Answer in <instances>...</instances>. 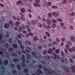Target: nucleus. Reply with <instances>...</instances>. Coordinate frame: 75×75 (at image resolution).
I'll return each instance as SVG.
<instances>
[{
    "label": "nucleus",
    "mask_w": 75,
    "mask_h": 75,
    "mask_svg": "<svg viewBox=\"0 0 75 75\" xmlns=\"http://www.w3.org/2000/svg\"><path fill=\"white\" fill-rule=\"evenodd\" d=\"M43 71L45 72H46V73H47V72H48L47 75H51V74H53L55 72L54 71H50V70L49 69H46V68L45 67V68H43Z\"/></svg>",
    "instance_id": "f257e3e1"
},
{
    "label": "nucleus",
    "mask_w": 75,
    "mask_h": 75,
    "mask_svg": "<svg viewBox=\"0 0 75 75\" xmlns=\"http://www.w3.org/2000/svg\"><path fill=\"white\" fill-rule=\"evenodd\" d=\"M51 22L52 23V27H53L54 28H55V27H57V25L55 23H57V21H56V20H55L54 19H52L51 21Z\"/></svg>",
    "instance_id": "f03ea898"
},
{
    "label": "nucleus",
    "mask_w": 75,
    "mask_h": 75,
    "mask_svg": "<svg viewBox=\"0 0 75 75\" xmlns=\"http://www.w3.org/2000/svg\"><path fill=\"white\" fill-rule=\"evenodd\" d=\"M24 41V42L25 43V44L26 45H32V43H31V42H30V41H29L28 40H26L25 41Z\"/></svg>",
    "instance_id": "7ed1b4c3"
},
{
    "label": "nucleus",
    "mask_w": 75,
    "mask_h": 75,
    "mask_svg": "<svg viewBox=\"0 0 75 75\" xmlns=\"http://www.w3.org/2000/svg\"><path fill=\"white\" fill-rule=\"evenodd\" d=\"M40 74H42V72L41 71L40 69H38L36 71V74L37 75H40Z\"/></svg>",
    "instance_id": "20e7f679"
},
{
    "label": "nucleus",
    "mask_w": 75,
    "mask_h": 75,
    "mask_svg": "<svg viewBox=\"0 0 75 75\" xmlns=\"http://www.w3.org/2000/svg\"><path fill=\"white\" fill-rule=\"evenodd\" d=\"M25 56L24 55L21 56V60L22 62H25Z\"/></svg>",
    "instance_id": "39448f33"
},
{
    "label": "nucleus",
    "mask_w": 75,
    "mask_h": 75,
    "mask_svg": "<svg viewBox=\"0 0 75 75\" xmlns=\"http://www.w3.org/2000/svg\"><path fill=\"white\" fill-rule=\"evenodd\" d=\"M71 40L72 42H75V37L74 36H71L70 37Z\"/></svg>",
    "instance_id": "423d86ee"
},
{
    "label": "nucleus",
    "mask_w": 75,
    "mask_h": 75,
    "mask_svg": "<svg viewBox=\"0 0 75 75\" xmlns=\"http://www.w3.org/2000/svg\"><path fill=\"white\" fill-rule=\"evenodd\" d=\"M4 27L5 28H8L10 27V25L8 23H5L4 25Z\"/></svg>",
    "instance_id": "0eeeda50"
},
{
    "label": "nucleus",
    "mask_w": 75,
    "mask_h": 75,
    "mask_svg": "<svg viewBox=\"0 0 75 75\" xmlns=\"http://www.w3.org/2000/svg\"><path fill=\"white\" fill-rule=\"evenodd\" d=\"M12 73H13V74H15V75H20L21 74L20 73H17L16 70H12Z\"/></svg>",
    "instance_id": "6e6552de"
},
{
    "label": "nucleus",
    "mask_w": 75,
    "mask_h": 75,
    "mask_svg": "<svg viewBox=\"0 0 75 75\" xmlns=\"http://www.w3.org/2000/svg\"><path fill=\"white\" fill-rule=\"evenodd\" d=\"M52 52H53V50H52V49L51 48H50L49 49L48 51L47 52L49 54H52Z\"/></svg>",
    "instance_id": "1a4fd4ad"
},
{
    "label": "nucleus",
    "mask_w": 75,
    "mask_h": 75,
    "mask_svg": "<svg viewBox=\"0 0 75 75\" xmlns=\"http://www.w3.org/2000/svg\"><path fill=\"white\" fill-rule=\"evenodd\" d=\"M52 55L53 56L54 59H56L57 58V55H56V54H55V52H53L52 53Z\"/></svg>",
    "instance_id": "9d476101"
},
{
    "label": "nucleus",
    "mask_w": 75,
    "mask_h": 75,
    "mask_svg": "<svg viewBox=\"0 0 75 75\" xmlns=\"http://www.w3.org/2000/svg\"><path fill=\"white\" fill-rule=\"evenodd\" d=\"M3 64L4 65H7L8 64V61L7 59L5 60L3 62Z\"/></svg>",
    "instance_id": "9b49d317"
},
{
    "label": "nucleus",
    "mask_w": 75,
    "mask_h": 75,
    "mask_svg": "<svg viewBox=\"0 0 75 75\" xmlns=\"http://www.w3.org/2000/svg\"><path fill=\"white\" fill-rule=\"evenodd\" d=\"M1 73H3V72H6V70H5V68L4 66H2L1 67Z\"/></svg>",
    "instance_id": "f8f14e48"
},
{
    "label": "nucleus",
    "mask_w": 75,
    "mask_h": 75,
    "mask_svg": "<svg viewBox=\"0 0 75 75\" xmlns=\"http://www.w3.org/2000/svg\"><path fill=\"white\" fill-rule=\"evenodd\" d=\"M33 40L35 41H38V38L36 36H34L33 37Z\"/></svg>",
    "instance_id": "ddd939ff"
},
{
    "label": "nucleus",
    "mask_w": 75,
    "mask_h": 75,
    "mask_svg": "<svg viewBox=\"0 0 75 75\" xmlns=\"http://www.w3.org/2000/svg\"><path fill=\"white\" fill-rule=\"evenodd\" d=\"M35 7H40L41 5L39 4L38 5V4L36 3H33Z\"/></svg>",
    "instance_id": "4468645a"
},
{
    "label": "nucleus",
    "mask_w": 75,
    "mask_h": 75,
    "mask_svg": "<svg viewBox=\"0 0 75 75\" xmlns=\"http://www.w3.org/2000/svg\"><path fill=\"white\" fill-rule=\"evenodd\" d=\"M31 53L32 55L33 56H37V54L35 52H32Z\"/></svg>",
    "instance_id": "2eb2a0df"
},
{
    "label": "nucleus",
    "mask_w": 75,
    "mask_h": 75,
    "mask_svg": "<svg viewBox=\"0 0 75 75\" xmlns=\"http://www.w3.org/2000/svg\"><path fill=\"white\" fill-rule=\"evenodd\" d=\"M18 58H14L13 60V62H14L15 63H16V62H18Z\"/></svg>",
    "instance_id": "dca6fc26"
},
{
    "label": "nucleus",
    "mask_w": 75,
    "mask_h": 75,
    "mask_svg": "<svg viewBox=\"0 0 75 75\" xmlns=\"http://www.w3.org/2000/svg\"><path fill=\"white\" fill-rule=\"evenodd\" d=\"M21 11L22 13H25V9L24 8H22L21 9Z\"/></svg>",
    "instance_id": "f3484780"
},
{
    "label": "nucleus",
    "mask_w": 75,
    "mask_h": 75,
    "mask_svg": "<svg viewBox=\"0 0 75 75\" xmlns=\"http://www.w3.org/2000/svg\"><path fill=\"white\" fill-rule=\"evenodd\" d=\"M14 50L13 48H10L9 49V52H13L14 51Z\"/></svg>",
    "instance_id": "a211bd4d"
},
{
    "label": "nucleus",
    "mask_w": 75,
    "mask_h": 75,
    "mask_svg": "<svg viewBox=\"0 0 75 75\" xmlns=\"http://www.w3.org/2000/svg\"><path fill=\"white\" fill-rule=\"evenodd\" d=\"M21 65L23 68H25V67H26V64H25V63L24 62L22 63Z\"/></svg>",
    "instance_id": "6ab92c4d"
},
{
    "label": "nucleus",
    "mask_w": 75,
    "mask_h": 75,
    "mask_svg": "<svg viewBox=\"0 0 75 75\" xmlns=\"http://www.w3.org/2000/svg\"><path fill=\"white\" fill-rule=\"evenodd\" d=\"M11 55L12 56V57H17V56H18V54H17V53H13L11 54Z\"/></svg>",
    "instance_id": "aec40b11"
},
{
    "label": "nucleus",
    "mask_w": 75,
    "mask_h": 75,
    "mask_svg": "<svg viewBox=\"0 0 75 75\" xmlns=\"http://www.w3.org/2000/svg\"><path fill=\"white\" fill-rule=\"evenodd\" d=\"M31 56L30 55V54H27V59H30V58H31Z\"/></svg>",
    "instance_id": "412c9836"
},
{
    "label": "nucleus",
    "mask_w": 75,
    "mask_h": 75,
    "mask_svg": "<svg viewBox=\"0 0 75 75\" xmlns=\"http://www.w3.org/2000/svg\"><path fill=\"white\" fill-rule=\"evenodd\" d=\"M63 69L65 70L66 71H67V72H68L69 71V69L67 68V67H63Z\"/></svg>",
    "instance_id": "4be33fe9"
},
{
    "label": "nucleus",
    "mask_w": 75,
    "mask_h": 75,
    "mask_svg": "<svg viewBox=\"0 0 75 75\" xmlns=\"http://www.w3.org/2000/svg\"><path fill=\"white\" fill-rule=\"evenodd\" d=\"M13 47L14 48H18V46L16 44H13Z\"/></svg>",
    "instance_id": "5701e85b"
},
{
    "label": "nucleus",
    "mask_w": 75,
    "mask_h": 75,
    "mask_svg": "<svg viewBox=\"0 0 75 75\" xmlns=\"http://www.w3.org/2000/svg\"><path fill=\"white\" fill-rule=\"evenodd\" d=\"M8 23H9V24H10L11 25H13V24H14V23H13V22L11 20L10 21L8 22Z\"/></svg>",
    "instance_id": "b1692460"
},
{
    "label": "nucleus",
    "mask_w": 75,
    "mask_h": 75,
    "mask_svg": "<svg viewBox=\"0 0 75 75\" xmlns=\"http://www.w3.org/2000/svg\"><path fill=\"white\" fill-rule=\"evenodd\" d=\"M31 23L33 25H36V22H35V21L34 20Z\"/></svg>",
    "instance_id": "393cba45"
},
{
    "label": "nucleus",
    "mask_w": 75,
    "mask_h": 75,
    "mask_svg": "<svg viewBox=\"0 0 75 75\" xmlns=\"http://www.w3.org/2000/svg\"><path fill=\"white\" fill-rule=\"evenodd\" d=\"M45 34L46 35H47L48 37H50V34L48 32H46Z\"/></svg>",
    "instance_id": "a878e982"
},
{
    "label": "nucleus",
    "mask_w": 75,
    "mask_h": 75,
    "mask_svg": "<svg viewBox=\"0 0 75 75\" xmlns=\"http://www.w3.org/2000/svg\"><path fill=\"white\" fill-rule=\"evenodd\" d=\"M47 23L49 25H51V22L50 21V20L48 19L47 20Z\"/></svg>",
    "instance_id": "bb28decb"
},
{
    "label": "nucleus",
    "mask_w": 75,
    "mask_h": 75,
    "mask_svg": "<svg viewBox=\"0 0 75 75\" xmlns=\"http://www.w3.org/2000/svg\"><path fill=\"white\" fill-rule=\"evenodd\" d=\"M67 43L69 45H70V46H71V45H72V43H71V42H70V41H67Z\"/></svg>",
    "instance_id": "cd10ccee"
},
{
    "label": "nucleus",
    "mask_w": 75,
    "mask_h": 75,
    "mask_svg": "<svg viewBox=\"0 0 75 75\" xmlns=\"http://www.w3.org/2000/svg\"><path fill=\"white\" fill-rule=\"evenodd\" d=\"M57 20L58 22H62L63 21V20L62 19L57 18Z\"/></svg>",
    "instance_id": "c85d7f7f"
},
{
    "label": "nucleus",
    "mask_w": 75,
    "mask_h": 75,
    "mask_svg": "<svg viewBox=\"0 0 75 75\" xmlns=\"http://www.w3.org/2000/svg\"><path fill=\"white\" fill-rule=\"evenodd\" d=\"M43 48V47L41 45H39L38 47V50H41Z\"/></svg>",
    "instance_id": "c756f323"
},
{
    "label": "nucleus",
    "mask_w": 75,
    "mask_h": 75,
    "mask_svg": "<svg viewBox=\"0 0 75 75\" xmlns=\"http://www.w3.org/2000/svg\"><path fill=\"white\" fill-rule=\"evenodd\" d=\"M17 68L18 70H21V66H20V65L18 64L17 65Z\"/></svg>",
    "instance_id": "7c9ffc66"
},
{
    "label": "nucleus",
    "mask_w": 75,
    "mask_h": 75,
    "mask_svg": "<svg viewBox=\"0 0 75 75\" xmlns=\"http://www.w3.org/2000/svg\"><path fill=\"white\" fill-rule=\"evenodd\" d=\"M61 55L64 58V57H65V53H64V52L63 51H62L61 52Z\"/></svg>",
    "instance_id": "2f4dec72"
},
{
    "label": "nucleus",
    "mask_w": 75,
    "mask_h": 75,
    "mask_svg": "<svg viewBox=\"0 0 75 75\" xmlns=\"http://www.w3.org/2000/svg\"><path fill=\"white\" fill-rule=\"evenodd\" d=\"M43 53L44 55H45L47 53V50H44L43 51Z\"/></svg>",
    "instance_id": "473e14b6"
},
{
    "label": "nucleus",
    "mask_w": 75,
    "mask_h": 75,
    "mask_svg": "<svg viewBox=\"0 0 75 75\" xmlns=\"http://www.w3.org/2000/svg\"><path fill=\"white\" fill-rule=\"evenodd\" d=\"M21 28H23V29H25L26 28V27H25V26L23 25H21Z\"/></svg>",
    "instance_id": "72a5a7b5"
},
{
    "label": "nucleus",
    "mask_w": 75,
    "mask_h": 75,
    "mask_svg": "<svg viewBox=\"0 0 75 75\" xmlns=\"http://www.w3.org/2000/svg\"><path fill=\"white\" fill-rule=\"evenodd\" d=\"M38 68L39 69H42V65L41 64H39L38 66Z\"/></svg>",
    "instance_id": "f704fd0d"
},
{
    "label": "nucleus",
    "mask_w": 75,
    "mask_h": 75,
    "mask_svg": "<svg viewBox=\"0 0 75 75\" xmlns=\"http://www.w3.org/2000/svg\"><path fill=\"white\" fill-rule=\"evenodd\" d=\"M59 52H60L59 50L58 49H57L55 50V53L56 54H58V53H59Z\"/></svg>",
    "instance_id": "c9c22d12"
},
{
    "label": "nucleus",
    "mask_w": 75,
    "mask_h": 75,
    "mask_svg": "<svg viewBox=\"0 0 75 75\" xmlns=\"http://www.w3.org/2000/svg\"><path fill=\"white\" fill-rule=\"evenodd\" d=\"M38 25L39 27H40V28H41V27H42V24H41L40 23H38Z\"/></svg>",
    "instance_id": "e433bc0d"
},
{
    "label": "nucleus",
    "mask_w": 75,
    "mask_h": 75,
    "mask_svg": "<svg viewBox=\"0 0 75 75\" xmlns=\"http://www.w3.org/2000/svg\"><path fill=\"white\" fill-rule=\"evenodd\" d=\"M69 61L71 62V63H74V61L71 58L69 59Z\"/></svg>",
    "instance_id": "4c0bfd02"
},
{
    "label": "nucleus",
    "mask_w": 75,
    "mask_h": 75,
    "mask_svg": "<svg viewBox=\"0 0 75 75\" xmlns=\"http://www.w3.org/2000/svg\"><path fill=\"white\" fill-rule=\"evenodd\" d=\"M56 41H57V42H58V43H59L60 42H61V41H60V39H59L58 38H57L56 39Z\"/></svg>",
    "instance_id": "58836bf2"
},
{
    "label": "nucleus",
    "mask_w": 75,
    "mask_h": 75,
    "mask_svg": "<svg viewBox=\"0 0 75 75\" xmlns=\"http://www.w3.org/2000/svg\"><path fill=\"white\" fill-rule=\"evenodd\" d=\"M5 45L6 46V48H8V44L7 42H6L5 44Z\"/></svg>",
    "instance_id": "ea45409f"
},
{
    "label": "nucleus",
    "mask_w": 75,
    "mask_h": 75,
    "mask_svg": "<svg viewBox=\"0 0 75 75\" xmlns=\"http://www.w3.org/2000/svg\"><path fill=\"white\" fill-rule=\"evenodd\" d=\"M71 50H72V51H70L71 52H74V51L75 52V47H72L71 48Z\"/></svg>",
    "instance_id": "a19ab883"
},
{
    "label": "nucleus",
    "mask_w": 75,
    "mask_h": 75,
    "mask_svg": "<svg viewBox=\"0 0 75 75\" xmlns=\"http://www.w3.org/2000/svg\"><path fill=\"white\" fill-rule=\"evenodd\" d=\"M60 25L61 26V27H62L63 26H64V23H60Z\"/></svg>",
    "instance_id": "79ce46f5"
},
{
    "label": "nucleus",
    "mask_w": 75,
    "mask_h": 75,
    "mask_svg": "<svg viewBox=\"0 0 75 75\" xmlns=\"http://www.w3.org/2000/svg\"><path fill=\"white\" fill-rule=\"evenodd\" d=\"M21 51L22 53H24V54H27V52L25 50H22Z\"/></svg>",
    "instance_id": "37998d69"
},
{
    "label": "nucleus",
    "mask_w": 75,
    "mask_h": 75,
    "mask_svg": "<svg viewBox=\"0 0 75 75\" xmlns=\"http://www.w3.org/2000/svg\"><path fill=\"white\" fill-rule=\"evenodd\" d=\"M35 2L36 3L38 4V3H39L40 2V0H35Z\"/></svg>",
    "instance_id": "c03bdc74"
},
{
    "label": "nucleus",
    "mask_w": 75,
    "mask_h": 75,
    "mask_svg": "<svg viewBox=\"0 0 75 75\" xmlns=\"http://www.w3.org/2000/svg\"><path fill=\"white\" fill-rule=\"evenodd\" d=\"M16 26H18V25L19 24H20V23L19 22H16Z\"/></svg>",
    "instance_id": "a18cd8bd"
},
{
    "label": "nucleus",
    "mask_w": 75,
    "mask_h": 75,
    "mask_svg": "<svg viewBox=\"0 0 75 75\" xmlns=\"http://www.w3.org/2000/svg\"><path fill=\"white\" fill-rule=\"evenodd\" d=\"M16 19L18 21H20L21 20L20 18V17H19L18 16H17Z\"/></svg>",
    "instance_id": "49530a36"
},
{
    "label": "nucleus",
    "mask_w": 75,
    "mask_h": 75,
    "mask_svg": "<svg viewBox=\"0 0 75 75\" xmlns=\"http://www.w3.org/2000/svg\"><path fill=\"white\" fill-rule=\"evenodd\" d=\"M48 40L49 42H52V39L50 38H49L48 39Z\"/></svg>",
    "instance_id": "de8ad7c7"
},
{
    "label": "nucleus",
    "mask_w": 75,
    "mask_h": 75,
    "mask_svg": "<svg viewBox=\"0 0 75 75\" xmlns=\"http://www.w3.org/2000/svg\"><path fill=\"white\" fill-rule=\"evenodd\" d=\"M25 51L28 52V53H30V51L28 50V49H25Z\"/></svg>",
    "instance_id": "09e8293b"
},
{
    "label": "nucleus",
    "mask_w": 75,
    "mask_h": 75,
    "mask_svg": "<svg viewBox=\"0 0 75 75\" xmlns=\"http://www.w3.org/2000/svg\"><path fill=\"white\" fill-rule=\"evenodd\" d=\"M18 42L19 44H22V42L19 40H18Z\"/></svg>",
    "instance_id": "8fccbe9b"
},
{
    "label": "nucleus",
    "mask_w": 75,
    "mask_h": 75,
    "mask_svg": "<svg viewBox=\"0 0 75 75\" xmlns=\"http://www.w3.org/2000/svg\"><path fill=\"white\" fill-rule=\"evenodd\" d=\"M11 66L12 68H14V64L13 63L11 64Z\"/></svg>",
    "instance_id": "3c124183"
},
{
    "label": "nucleus",
    "mask_w": 75,
    "mask_h": 75,
    "mask_svg": "<svg viewBox=\"0 0 75 75\" xmlns=\"http://www.w3.org/2000/svg\"><path fill=\"white\" fill-rule=\"evenodd\" d=\"M48 16L49 17H51L52 16V13H48Z\"/></svg>",
    "instance_id": "603ef678"
},
{
    "label": "nucleus",
    "mask_w": 75,
    "mask_h": 75,
    "mask_svg": "<svg viewBox=\"0 0 75 75\" xmlns=\"http://www.w3.org/2000/svg\"><path fill=\"white\" fill-rule=\"evenodd\" d=\"M8 42L10 43H12V41H11V39L10 38L8 41Z\"/></svg>",
    "instance_id": "864d4df0"
},
{
    "label": "nucleus",
    "mask_w": 75,
    "mask_h": 75,
    "mask_svg": "<svg viewBox=\"0 0 75 75\" xmlns=\"http://www.w3.org/2000/svg\"><path fill=\"white\" fill-rule=\"evenodd\" d=\"M22 33H23V34H26L27 33V31L25 30H23L22 31Z\"/></svg>",
    "instance_id": "5fc2aeb1"
},
{
    "label": "nucleus",
    "mask_w": 75,
    "mask_h": 75,
    "mask_svg": "<svg viewBox=\"0 0 75 75\" xmlns=\"http://www.w3.org/2000/svg\"><path fill=\"white\" fill-rule=\"evenodd\" d=\"M29 35H30V36H33V35H34V34L31 33H29Z\"/></svg>",
    "instance_id": "6e6d98bb"
},
{
    "label": "nucleus",
    "mask_w": 75,
    "mask_h": 75,
    "mask_svg": "<svg viewBox=\"0 0 75 75\" xmlns=\"http://www.w3.org/2000/svg\"><path fill=\"white\" fill-rule=\"evenodd\" d=\"M24 71L25 73H27L28 72V70L27 69H24Z\"/></svg>",
    "instance_id": "4d7b16f0"
},
{
    "label": "nucleus",
    "mask_w": 75,
    "mask_h": 75,
    "mask_svg": "<svg viewBox=\"0 0 75 75\" xmlns=\"http://www.w3.org/2000/svg\"><path fill=\"white\" fill-rule=\"evenodd\" d=\"M47 5L48 6H50L51 5V3L50 2H49L47 3Z\"/></svg>",
    "instance_id": "13d9d810"
},
{
    "label": "nucleus",
    "mask_w": 75,
    "mask_h": 75,
    "mask_svg": "<svg viewBox=\"0 0 75 75\" xmlns=\"http://www.w3.org/2000/svg\"><path fill=\"white\" fill-rule=\"evenodd\" d=\"M64 51L66 54H67L68 53V51H67V49L66 48H64Z\"/></svg>",
    "instance_id": "bf43d9fd"
},
{
    "label": "nucleus",
    "mask_w": 75,
    "mask_h": 75,
    "mask_svg": "<svg viewBox=\"0 0 75 75\" xmlns=\"http://www.w3.org/2000/svg\"><path fill=\"white\" fill-rule=\"evenodd\" d=\"M66 48L67 49H68V50L69 49V46L68 45H66Z\"/></svg>",
    "instance_id": "052dcab7"
},
{
    "label": "nucleus",
    "mask_w": 75,
    "mask_h": 75,
    "mask_svg": "<svg viewBox=\"0 0 75 75\" xmlns=\"http://www.w3.org/2000/svg\"><path fill=\"white\" fill-rule=\"evenodd\" d=\"M71 15L72 16H75V13L73 12L71 13Z\"/></svg>",
    "instance_id": "680f3d73"
},
{
    "label": "nucleus",
    "mask_w": 75,
    "mask_h": 75,
    "mask_svg": "<svg viewBox=\"0 0 75 75\" xmlns=\"http://www.w3.org/2000/svg\"><path fill=\"white\" fill-rule=\"evenodd\" d=\"M27 30L28 32H31V30L30 28L27 29Z\"/></svg>",
    "instance_id": "e2e57ef3"
},
{
    "label": "nucleus",
    "mask_w": 75,
    "mask_h": 75,
    "mask_svg": "<svg viewBox=\"0 0 75 75\" xmlns=\"http://www.w3.org/2000/svg\"><path fill=\"white\" fill-rule=\"evenodd\" d=\"M32 62L33 63V64H35V62H36V61H35V60L34 59H33V60H32Z\"/></svg>",
    "instance_id": "0e129e2a"
},
{
    "label": "nucleus",
    "mask_w": 75,
    "mask_h": 75,
    "mask_svg": "<svg viewBox=\"0 0 75 75\" xmlns=\"http://www.w3.org/2000/svg\"><path fill=\"white\" fill-rule=\"evenodd\" d=\"M70 28L71 29V30H74V27H73V26L72 25H71L70 26Z\"/></svg>",
    "instance_id": "69168bd1"
},
{
    "label": "nucleus",
    "mask_w": 75,
    "mask_h": 75,
    "mask_svg": "<svg viewBox=\"0 0 75 75\" xmlns=\"http://www.w3.org/2000/svg\"><path fill=\"white\" fill-rule=\"evenodd\" d=\"M27 11L28 12H29V13H31V10L30 9H28Z\"/></svg>",
    "instance_id": "338daca9"
},
{
    "label": "nucleus",
    "mask_w": 75,
    "mask_h": 75,
    "mask_svg": "<svg viewBox=\"0 0 75 75\" xmlns=\"http://www.w3.org/2000/svg\"><path fill=\"white\" fill-rule=\"evenodd\" d=\"M29 35H28V34H26L25 35V37H26L27 38H28V37H29Z\"/></svg>",
    "instance_id": "774afa93"
}]
</instances>
